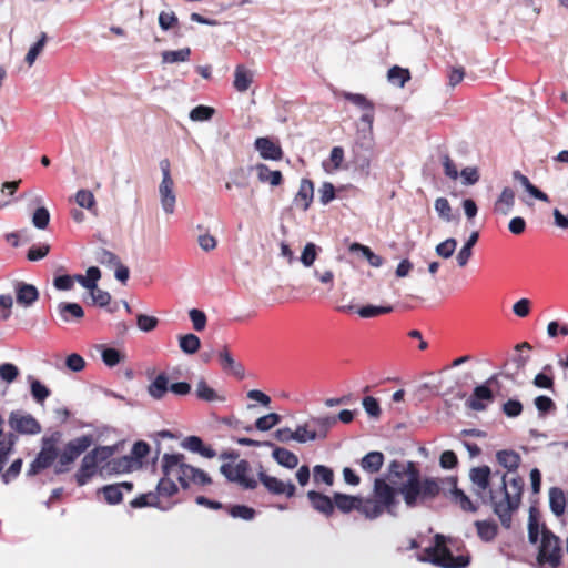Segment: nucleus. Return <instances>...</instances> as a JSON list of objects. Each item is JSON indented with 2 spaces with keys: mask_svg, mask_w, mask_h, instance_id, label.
Masks as SVG:
<instances>
[{
  "mask_svg": "<svg viewBox=\"0 0 568 568\" xmlns=\"http://www.w3.org/2000/svg\"><path fill=\"white\" fill-rule=\"evenodd\" d=\"M434 206L438 216L445 222H454L459 219V215L453 213L452 206L446 197L436 199Z\"/></svg>",
  "mask_w": 568,
  "mask_h": 568,
  "instance_id": "nucleus-43",
  "label": "nucleus"
},
{
  "mask_svg": "<svg viewBox=\"0 0 568 568\" xmlns=\"http://www.w3.org/2000/svg\"><path fill=\"white\" fill-rule=\"evenodd\" d=\"M513 179L515 181L519 182L523 185V187L536 200H539L542 202L549 201V196L545 192L540 191L537 186H535L529 181V179L526 175L521 174L519 171L513 172Z\"/></svg>",
  "mask_w": 568,
  "mask_h": 568,
  "instance_id": "nucleus-35",
  "label": "nucleus"
},
{
  "mask_svg": "<svg viewBox=\"0 0 568 568\" xmlns=\"http://www.w3.org/2000/svg\"><path fill=\"white\" fill-rule=\"evenodd\" d=\"M272 457L274 460L287 469H294L298 465V457L284 447H273Z\"/></svg>",
  "mask_w": 568,
  "mask_h": 568,
  "instance_id": "nucleus-30",
  "label": "nucleus"
},
{
  "mask_svg": "<svg viewBox=\"0 0 568 568\" xmlns=\"http://www.w3.org/2000/svg\"><path fill=\"white\" fill-rule=\"evenodd\" d=\"M491 470L488 466L473 467L469 470V479L474 486V494L480 498L484 505H490L494 508L496 495L493 489H487L490 486Z\"/></svg>",
  "mask_w": 568,
  "mask_h": 568,
  "instance_id": "nucleus-6",
  "label": "nucleus"
},
{
  "mask_svg": "<svg viewBox=\"0 0 568 568\" xmlns=\"http://www.w3.org/2000/svg\"><path fill=\"white\" fill-rule=\"evenodd\" d=\"M92 443L91 435H83L70 440L60 455V464H72Z\"/></svg>",
  "mask_w": 568,
  "mask_h": 568,
  "instance_id": "nucleus-14",
  "label": "nucleus"
},
{
  "mask_svg": "<svg viewBox=\"0 0 568 568\" xmlns=\"http://www.w3.org/2000/svg\"><path fill=\"white\" fill-rule=\"evenodd\" d=\"M387 78L390 83L403 88L410 79V74L407 69L394 65L388 70Z\"/></svg>",
  "mask_w": 568,
  "mask_h": 568,
  "instance_id": "nucleus-49",
  "label": "nucleus"
},
{
  "mask_svg": "<svg viewBox=\"0 0 568 568\" xmlns=\"http://www.w3.org/2000/svg\"><path fill=\"white\" fill-rule=\"evenodd\" d=\"M294 440L304 444L307 442H314L316 439L315 428L310 427V423L305 422L304 424L297 425L295 430H293Z\"/></svg>",
  "mask_w": 568,
  "mask_h": 568,
  "instance_id": "nucleus-45",
  "label": "nucleus"
},
{
  "mask_svg": "<svg viewBox=\"0 0 568 568\" xmlns=\"http://www.w3.org/2000/svg\"><path fill=\"white\" fill-rule=\"evenodd\" d=\"M515 205V193L510 187H504L499 197L495 203V210L503 214L508 215Z\"/></svg>",
  "mask_w": 568,
  "mask_h": 568,
  "instance_id": "nucleus-34",
  "label": "nucleus"
},
{
  "mask_svg": "<svg viewBox=\"0 0 568 568\" xmlns=\"http://www.w3.org/2000/svg\"><path fill=\"white\" fill-rule=\"evenodd\" d=\"M59 433L50 437L42 438V448L34 458V460L30 464V467L27 471L28 476H34L39 474L41 470L50 467L53 462L58 458L59 452L55 447V443L58 440Z\"/></svg>",
  "mask_w": 568,
  "mask_h": 568,
  "instance_id": "nucleus-7",
  "label": "nucleus"
},
{
  "mask_svg": "<svg viewBox=\"0 0 568 568\" xmlns=\"http://www.w3.org/2000/svg\"><path fill=\"white\" fill-rule=\"evenodd\" d=\"M374 499H376L385 510L395 516V508L398 505V500L396 498L397 494H399V488L396 489L390 486L386 478H375L374 480Z\"/></svg>",
  "mask_w": 568,
  "mask_h": 568,
  "instance_id": "nucleus-10",
  "label": "nucleus"
},
{
  "mask_svg": "<svg viewBox=\"0 0 568 568\" xmlns=\"http://www.w3.org/2000/svg\"><path fill=\"white\" fill-rule=\"evenodd\" d=\"M170 476H165L160 479L156 486V490L159 495L163 496H173L178 493L179 488L176 484L169 478Z\"/></svg>",
  "mask_w": 568,
  "mask_h": 568,
  "instance_id": "nucleus-62",
  "label": "nucleus"
},
{
  "mask_svg": "<svg viewBox=\"0 0 568 568\" xmlns=\"http://www.w3.org/2000/svg\"><path fill=\"white\" fill-rule=\"evenodd\" d=\"M496 459L498 464L509 473L516 471L521 463L520 455L511 449L498 450L496 453Z\"/></svg>",
  "mask_w": 568,
  "mask_h": 568,
  "instance_id": "nucleus-27",
  "label": "nucleus"
},
{
  "mask_svg": "<svg viewBox=\"0 0 568 568\" xmlns=\"http://www.w3.org/2000/svg\"><path fill=\"white\" fill-rule=\"evenodd\" d=\"M8 424L14 432L23 435H37L41 432L40 423L32 415L21 410L11 412Z\"/></svg>",
  "mask_w": 568,
  "mask_h": 568,
  "instance_id": "nucleus-13",
  "label": "nucleus"
},
{
  "mask_svg": "<svg viewBox=\"0 0 568 568\" xmlns=\"http://www.w3.org/2000/svg\"><path fill=\"white\" fill-rule=\"evenodd\" d=\"M30 379V392L32 398L38 403L42 404L51 394L50 389L43 385L40 381L32 378Z\"/></svg>",
  "mask_w": 568,
  "mask_h": 568,
  "instance_id": "nucleus-46",
  "label": "nucleus"
},
{
  "mask_svg": "<svg viewBox=\"0 0 568 568\" xmlns=\"http://www.w3.org/2000/svg\"><path fill=\"white\" fill-rule=\"evenodd\" d=\"M169 378L164 373L159 374L149 385L148 392L154 399H161L169 390Z\"/></svg>",
  "mask_w": 568,
  "mask_h": 568,
  "instance_id": "nucleus-37",
  "label": "nucleus"
},
{
  "mask_svg": "<svg viewBox=\"0 0 568 568\" xmlns=\"http://www.w3.org/2000/svg\"><path fill=\"white\" fill-rule=\"evenodd\" d=\"M314 196V184L308 179H302L298 192L294 197V203L300 206L303 211H306Z\"/></svg>",
  "mask_w": 568,
  "mask_h": 568,
  "instance_id": "nucleus-24",
  "label": "nucleus"
},
{
  "mask_svg": "<svg viewBox=\"0 0 568 568\" xmlns=\"http://www.w3.org/2000/svg\"><path fill=\"white\" fill-rule=\"evenodd\" d=\"M183 454H164L162 471L165 476H176L181 487L187 489L190 483L205 486L212 484V478L204 470L184 463Z\"/></svg>",
  "mask_w": 568,
  "mask_h": 568,
  "instance_id": "nucleus-3",
  "label": "nucleus"
},
{
  "mask_svg": "<svg viewBox=\"0 0 568 568\" xmlns=\"http://www.w3.org/2000/svg\"><path fill=\"white\" fill-rule=\"evenodd\" d=\"M529 359L528 355L517 354L504 363L503 371L497 375H503L505 378L516 382L518 374L525 368Z\"/></svg>",
  "mask_w": 568,
  "mask_h": 568,
  "instance_id": "nucleus-19",
  "label": "nucleus"
},
{
  "mask_svg": "<svg viewBox=\"0 0 568 568\" xmlns=\"http://www.w3.org/2000/svg\"><path fill=\"white\" fill-rule=\"evenodd\" d=\"M102 493L108 504L116 505L120 504L123 499L122 491L120 490V485H106L102 488Z\"/></svg>",
  "mask_w": 568,
  "mask_h": 568,
  "instance_id": "nucleus-57",
  "label": "nucleus"
},
{
  "mask_svg": "<svg viewBox=\"0 0 568 568\" xmlns=\"http://www.w3.org/2000/svg\"><path fill=\"white\" fill-rule=\"evenodd\" d=\"M159 324V320L154 316L138 314L136 326L140 331L149 333L153 331Z\"/></svg>",
  "mask_w": 568,
  "mask_h": 568,
  "instance_id": "nucleus-64",
  "label": "nucleus"
},
{
  "mask_svg": "<svg viewBox=\"0 0 568 568\" xmlns=\"http://www.w3.org/2000/svg\"><path fill=\"white\" fill-rule=\"evenodd\" d=\"M404 475L407 480L399 487V494L407 507L414 508L426 501L435 499L442 493V486L438 478L425 477L422 479L420 473L413 462H408Z\"/></svg>",
  "mask_w": 568,
  "mask_h": 568,
  "instance_id": "nucleus-1",
  "label": "nucleus"
},
{
  "mask_svg": "<svg viewBox=\"0 0 568 568\" xmlns=\"http://www.w3.org/2000/svg\"><path fill=\"white\" fill-rule=\"evenodd\" d=\"M307 498L312 505V507L325 515V516H331L334 511V504H333V499H331L327 495H324L323 493H318V491H315V490H310L307 493Z\"/></svg>",
  "mask_w": 568,
  "mask_h": 568,
  "instance_id": "nucleus-21",
  "label": "nucleus"
},
{
  "mask_svg": "<svg viewBox=\"0 0 568 568\" xmlns=\"http://www.w3.org/2000/svg\"><path fill=\"white\" fill-rule=\"evenodd\" d=\"M479 239V233L474 231L457 253L456 261L459 267H465L473 255V247Z\"/></svg>",
  "mask_w": 568,
  "mask_h": 568,
  "instance_id": "nucleus-33",
  "label": "nucleus"
},
{
  "mask_svg": "<svg viewBox=\"0 0 568 568\" xmlns=\"http://www.w3.org/2000/svg\"><path fill=\"white\" fill-rule=\"evenodd\" d=\"M535 407L537 408L540 416H544L556 409L555 402L545 395H539L534 399Z\"/></svg>",
  "mask_w": 568,
  "mask_h": 568,
  "instance_id": "nucleus-61",
  "label": "nucleus"
},
{
  "mask_svg": "<svg viewBox=\"0 0 568 568\" xmlns=\"http://www.w3.org/2000/svg\"><path fill=\"white\" fill-rule=\"evenodd\" d=\"M195 394L197 398L204 402H217L222 399V397H220L217 393L212 387H210L203 378L197 382Z\"/></svg>",
  "mask_w": 568,
  "mask_h": 568,
  "instance_id": "nucleus-47",
  "label": "nucleus"
},
{
  "mask_svg": "<svg viewBox=\"0 0 568 568\" xmlns=\"http://www.w3.org/2000/svg\"><path fill=\"white\" fill-rule=\"evenodd\" d=\"M260 481L263 486L273 495L285 494L288 498L293 497L296 491V487L293 483H284L276 477L270 476L263 470L257 474Z\"/></svg>",
  "mask_w": 568,
  "mask_h": 568,
  "instance_id": "nucleus-15",
  "label": "nucleus"
},
{
  "mask_svg": "<svg viewBox=\"0 0 568 568\" xmlns=\"http://www.w3.org/2000/svg\"><path fill=\"white\" fill-rule=\"evenodd\" d=\"M47 40V33L42 32L38 41L29 49L24 59L29 67H31L36 62L37 58L43 51Z\"/></svg>",
  "mask_w": 568,
  "mask_h": 568,
  "instance_id": "nucleus-53",
  "label": "nucleus"
},
{
  "mask_svg": "<svg viewBox=\"0 0 568 568\" xmlns=\"http://www.w3.org/2000/svg\"><path fill=\"white\" fill-rule=\"evenodd\" d=\"M439 481L443 494L453 503L457 504L464 511L476 513L478 510V506L475 505L470 498L457 487L456 477L442 478Z\"/></svg>",
  "mask_w": 568,
  "mask_h": 568,
  "instance_id": "nucleus-9",
  "label": "nucleus"
},
{
  "mask_svg": "<svg viewBox=\"0 0 568 568\" xmlns=\"http://www.w3.org/2000/svg\"><path fill=\"white\" fill-rule=\"evenodd\" d=\"M373 122L374 116L371 114H363L361 116L359 121L356 124L357 130L354 139V152H356V149L366 152L373 149Z\"/></svg>",
  "mask_w": 568,
  "mask_h": 568,
  "instance_id": "nucleus-12",
  "label": "nucleus"
},
{
  "mask_svg": "<svg viewBox=\"0 0 568 568\" xmlns=\"http://www.w3.org/2000/svg\"><path fill=\"white\" fill-rule=\"evenodd\" d=\"M475 526L479 538L484 541H491L498 531V526L494 521L477 520L475 521Z\"/></svg>",
  "mask_w": 568,
  "mask_h": 568,
  "instance_id": "nucleus-41",
  "label": "nucleus"
},
{
  "mask_svg": "<svg viewBox=\"0 0 568 568\" xmlns=\"http://www.w3.org/2000/svg\"><path fill=\"white\" fill-rule=\"evenodd\" d=\"M358 501V496H351L342 493H335L333 496L334 508L337 507L342 513H349L353 509L357 510Z\"/></svg>",
  "mask_w": 568,
  "mask_h": 568,
  "instance_id": "nucleus-36",
  "label": "nucleus"
},
{
  "mask_svg": "<svg viewBox=\"0 0 568 568\" xmlns=\"http://www.w3.org/2000/svg\"><path fill=\"white\" fill-rule=\"evenodd\" d=\"M537 560L539 565H548L551 568H557L561 564L560 539L545 525L541 526Z\"/></svg>",
  "mask_w": 568,
  "mask_h": 568,
  "instance_id": "nucleus-5",
  "label": "nucleus"
},
{
  "mask_svg": "<svg viewBox=\"0 0 568 568\" xmlns=\"http://www.w3.org/2000/svg\"><path fill=\"white\" fill-rule=\"evenodd\" d=\"M549 508L556 517H561L567 507V498L565 493L559 487H551L549 489Z\"/></svg>",
  "mask_w": 568,
  "mask_h": 568,
  "instance_id": "nucleus-26",
  "label": "nucleus"
},
{
  "mask_svg": "<svg viewBox=\"0 0 568 568\" xmlns=\"http://www.w3.org/2000/svg\"><path fill=\"white\" fill-rule=\"evenodd\" d=\"M161 55L163 63L185 62L190 59L191 49L183 48L176 51H163Z\"/></svg>",
  "mask_w": 568,
  "mask_h": 568,
  "instance_id": "nucleus-50",
  "label": "nucleus"
},
{
  "mask_svg": "<svg viewBox=\"0 0 568 568\" xmlns=\"http://www.w3.org/2000/svg\"><path fill=\"white\" fill-rule=\"evenodd\" d=\"M498 375L490 376L484 384L478 385L474 388L473 394L468 397L465 405L466 407L483 412L487 408V405L494 402V393L489 385L497 383Z\"/></svg>",
  "mask_w": 568,
  "mask_h": 568,
  "instance_id": "nucleus-11",
  "label": "nucleus"
},
{
  "mask_svg": "<svg viewBox=\"0 0 568 568\" xmlns=\"http://www.w3.org/2000/svg\"><path fill=\"white\" fill-rule=\"evenodd\" d=\"M383 464H384V455H383V453L377 452V450L367 453L359 460L361 468L368 474H375V473L379 471Z\"/></svg>",
  "mask_w": 568,
  "mask_h": 568,
  "instance_id": "nucleus-28",
  "label": "nucleus"
},
{
  "mask_svg": "<svg viewBox=\"0 0 568 568\" xmlns=\"http://www.w3.org/2000/svg\"><path fill=\"white\" fill-rule=\"evenodd\" d=\"M250 170H255L257 178L261 182H268L272 186H277L282 183L283 176L281 171H272L267 165L258 163L255 166H251Z\"/></svg>",
  "mask_w": 568,
  "mask_h": 568,
  "instance_id": "nucleus-32",
  "label": "nucleus"
},
{
  "mask_svg": "<svg viewBox=\"0 0 568 568\" xmlns=\"http://www.w3.org/2000/svg\"><path fill=\"white\" fill-rule=\"evenodd\" d=\"M436 546L428 548L426 551L428 558L425 559L442 568H465L469 564V558L465 556L455 557L445 546V537L440 534L435 536Z\"/></svg>",
  "mask_w": 568,
  "mask_h": 568,
  "instance_id": "nucleus-4",
  "label": "nucleus"
},
{
  "mask_svg": "<svg viewBox=\"0 0 568 568\" xmlns=\"http://www.w3.org/2000/svg\"><path fill=\"white\" fill-rule=\"evenodd\" d=\"M252 83V73L247 71L243 65H237L234 72V88L239 92H245L248 90Z\"/></svg>",
  "mask_w": 568,
  "mask_h": 568,
  "instance_id": "nucleus-40",
  "label": "nucleus"
},
{
  "mask_svg": "<svg viewBox=\"0 0 568 568\" xmlns=\"http://www.w3.org/2000/svg\"><path fill=\"white\" fill-rule=\"evenodd\" d=\"M150 446L144 440H138L134 443L131 454L128 455L129 458H131V463L134 467H141L142 466V459L149 454Z\"/></svg>",
  "mask_w": 568,
  "mask_h": 568,
  "instance_id": "nucleus-44",
  "label": "nucleus"
},
{
  "mask_svg": "<svg viewBox=\"0 0 568 568\" xmlns=\"http://www.w3.org/2000/svg\"><path fill=\"white\" fill-rule=\"evenodd\" d=\"M495 476L500 477V490L503 491V500L495 499L494 513L498 516L504 528L511 527L513 513L519 507L524 488V479L520 476L506 480L507 475L496 471Z\"/></svg>",
  "mask_w": 568,
  "mask_h": 568,
  "instance_id": "nucleus-2",
  "label": "nucleus"
},
{
  "mask_svg": "<svg viewBox=\"0 0 568 568\" xmlns=\"http://www.w3.org/2000/svg\"><path fill=\"white\" fill-rule=\"evenodd\" d=\"M134 468L131 463V458L128 456H122L119 458L111 459L100 469V474L104 475H113V474H122L131 471Z\"/></svg>",
  "mask_w": 568,
  "mask_h": 568,
  "instance_id": "nucleus-25",
  "label": "nucleus"
},
{
  "mask_svg": "<svg viewBox=\"0 0 568 568\" xmlns=\"http://www.w3.org/2000/svg\"><path fill=\"white\" fill-rule=\"evenodd\" d=\"M102 347L101 357L103 363L109 366L113 367L121 363L124 359V355L116 348L113 347Z\"/></svg>",
  "mask_w": 568,
  "mask_h": 568,
  "instance_id": "nucleus-51",
  "label": "nucleus"
},
{
  "mask_svg": "<svg viewBox=\"0 0 568 568\" xmlns=\"http://www.w3.org/2000/svg\"><path fill=\"white\" fill-rule=\"evenodd\" d=\"M282 417L276 413H270L262 417H258L255 422L254 427L261 432H267L274 426L281 423Z\"/></svg>",
  "mask_w": 568,
  "mask_h": 568,
  "instance_id": "nucleus-52",
  "label": "nucleus"
},
{
  "mask_svg": "<svg viewBox=\"0 0 568 568\" xmlns=\"http://www.w3.org/2000/svg\"><path fill=\"white\" fill-rule=\"evenodd\" d=\"M216 355L220 359V364L223 371L233 374L239 379H244V366L234 359L226 345L222 346L221 349L217 351Z\"/></svg>",
  "mask_w": 568,
  "mask_h": 568,
  "instance_id": "nucleus-16",
  "label": "nucleus"
},
{
  "mask_svg": "<svg viewBox=\"0 0 568 568\" xmlns=\"http://www.w3.org/2000/svg\"><path fill=\"white\" fill-rule=\"evenodd\" d=\"M349 251L357 253L359 252L364 258L367 260L371 266L373 267H379L383 265V258L375 254L368 246L363 245L361 243H353L349 246Z\"/></svg>",
  "mask_w": 568,
  "mask_h": 568,
  "instance_id": "nucleus-39",
  "label": "nucleus"
},
{
  "mask_svg": "<svg viewBox=\"0 0 568 568\" xmlns=\"http://www.w3.org/2000/svg\"><path fill=\"white\" fill-rule=\"evenodd\" d=\"M16 301L23 307H30L38 298V288L29 283L17 281L14 283Z\"/></svg>",
  "mask_w": 568,
  "mask_h": 568,
  "instance_id": "nucleus-18",
  "label": "nucleus"
},
{
  "mask_svg": "<svg viewBox=\"0 0 568 568\" xmlns=\"http://www.w3.org/2000/svg\"><path fill=\"white\" fill-rule=\"evenodd\" d=\"M50 222V213L47 207L40 206L32 214V224L39 230H44Z\"/></svg>",
  "mask_w": 568,
  "mask_h": 568,
  "instance_id": "nucleus-59",
  "label": "nucleus"
},
{
  "mask_svg": "<svg viewBox=\"0 0 568 568\" xmlns=\"http://www.w3.org/2000/svg\"><path fill=\"white\" fill-rule=\"evenodd\" d=\"M215 113V109L207 105H197L190 112V119L194 122L207 121Z\"/></svg>",
  "mask_w": 568,
  "mask_h": 568,
  "instance_id": "nucleus-56",
  "label": "nucleus"
},
{
  "mask_svg": "<svg viewBox=\"0 0 568 568\" xmlns=\"http://www.w3.org/2000/svg\"><path fill=\"white\" fill-rule=\"evenodd\" d=\"M179 346L183 353L193 355L200 349L201 341L195 334L189 333L179 337Z\"/></svg>",
  "mask_w": 568,
  "mask_h": 568,
  "instance_id": "nucleus-42",
  "label": "nucleus"
},
{
  "mask_svg": "<svg viewBox=\"0 0 568 568\" xmlns=\"http://www.w3.org/2000/svg\"><path fill=\"white\" fill-rule=\"evenodd\" d=\"M310 423L311 428H315L316 439H325L328 435V432L332 427H334V418L331 415H311L306 420Z\"/></svg>",
  "mask_w": 568,
  "mask_h": 568,
  "instance_id": "nucleus-23",
  "label": "nucleus"
},
{
  "mask_svg": "<svg viewBox=\"0 0 568 568\" xmlns=\"http://www.w3.org/2000/svg\"><path fill=\"white\" fill-rule=\"evenodd\" d=\"M252 170L240 168L230 173V179L234 186L245 189L248 185V175Z\"/></svg>",
  "mask_w": 568,
  "mask_h": 568,
  "instance_id": "nucleus-58",
  "label": "nucleus"
},
{
  "mask_svg": "<svg viewBox=\"0 0 568 568\" xmlns=\"http://www.w3.org/2000/svg\"><path fill=\"white\" fill-rule=\"evenodd\" d=\"M97 467H98L97 459L93 458V455L88 453L83 457V459L81 462V466H80L78 473L75 474V480H77L78 485L79 486L85 485L89 481V479H91L92 476L95 474Z\"/></svg>",
  "mask_w": 568,
  "mask_h": 568,
  "instance_id": "nucleus-22",
  "label": "nucleus"
},
{
  "mask_svg": "<svg viewBox=\"0 0 568 568\" xmlns=\"http://www.w3.org/2000/svg\"><path fill=\"white\" fill-rule=\"evenodd\" d=\"M456 247H457V240L454 237H448L445 241H443L436 245L435 253L439 257L447 260L453 256Z\"/></svg>",
  "mask_w": 568,
  "mask_h": 568,
  "instance_id": "nucleus-54",
  "label": "nucleus"
},
{
  "mask_svg": "<svg viewBox=\"0 0 568 568\" xmlns=\"http://www.w3.org/2000/svg\"><path fill=\"white\" fill-rule=\"evenodd\" d=\"M160 169L162 172V181L159 185V196L162 210L166 214H173L175 210L176 196L174 193V182L171 178L170 162L168 159H163L160 162Z\"/></svg>",
  "mask_w": 568,
  "mask_h": 568,
  "instance_id": "nucleus-8",
  "label": "nucleus"
},
{
  "mask_svg": "<svg viewBox=\"0 0 568 568\" xmlns=\"http://www.w3.org/2000/svg\"><path fill=\"white\" fill-rule=\"evenodd\" d=\"M357 510L363 514L365 518L372 520L378 518L384 513L385 508L376 499H363L359 497Z\"/></svg>",
  "mask_w": 568,
  "mask_h": 568,
  "instance_id": "nucleus-31",
  "label": "nucleus"
},
{
  "mask_svg": "<svg viewBox=\"0 0 568 568\" xmlns=\"http://www.w3.org/2000/svg\"><path fill=\"white\" fill-rule=\"evenodd\" d=\"M313 476L315 481H323L329 486L334 481L333 470L324 465H316L313 468Z\"/></svg>",
  "mask_w": 568,
  "mask_h": 568,
  "instance_id": "nucleus-60",
  "label": "nucleus"
},
{
  "mask_svg": "<svg viewBox=\"0 0 568 568\" xmlns=\"http://www.w3.org/2000/svg\"><path fill=\"white\" fill-rule=\"evenodd\" d=\"M57 312L63 322H69L70 316L74 320H81L84 316L82 306L73 302H61L57 306Z\"/></svg>",
  "mask_w": 568,
  "mask_h": 568,
  "instance_id": "nucleus-29",
  "label": "nucleus"
},
{
  "mask_svg": "<svg viewBox=\"0 0 568 568\" xmlns=\"http://www.w3.org/2000/svg\"><path fill=\"white\" fill-rule=\"evenodd\" d=\"M250 463L245 459L240 460L233 467V483L240 484L245 489H254L257 486V481L253 478L247 477L250 471Z\"/></svg>",
  "mask_w": 568,
  "mask_h": 568,
  "instance_id": "nucleus-20",
  "label": "nucleus"
},
{
  "mask_svg": "<svg viewBox=\"0 0 568 568\" xmlns=\"http://www.w3.org/2000/svg\"><path fill=\"white\" fill-rule=\"evenodd\" d=\"M94 260L102 264V265H108V266H115L116 264H119L120 260L119 257L112 253L111 251H108L103 247H99L95 252H94Z\"/></svg>",
  "mask_w": 568,
  "mask_h": 568,
  "instance_id": "nucleus-55",
  "label": "nucleus"
},
{
  "mask_svg": "<svg viewBox=\"0 0 568 568\" xmlns=\"http://www.w3.org/2000/svg\"><path fill=\"white\" fill-rule=\"evenodd\" d=\"M254 146L264 160L278 161L283 158V150L280 144L267 136L257 138L254 142Z\"/></svg>",
  "mask_w": 568,
  "mask_h": 568,
  "instance_id": "nucleus-17",
  "label": "nucleus"
},
{
  "mask_svg": "<svg viewBox=\"0 0 568 568\" xmlns=\"http://www.w3.org/2000/svg\"><path fill=\"white\" fill-rule=\"evenodd\" d=\"M74 201L80 207L92 212L94 215L97 214V201L91 191L85 189L79 190L74 195Z\"/></svg>",
  "mask_w": 568,
  "mask_h": 568,
  "instance_id": "nucleus-38",
  "label": "nucleus"
},
{
  "mask_svg": "<svg viewBox=\"0 0 568 568\" xmlns=\"http://www.w3.org/2000/svg\"><path fill=\"white\" fill-rule=\"evenodd\" d=\"M317 256V246L310 242L307 243L301 254L300 261L305 267H310L314 264Z\"/></svg>",
  "mask_w": 568,
  "mask_h": 568,
  "instance_id": "nucleus-63",
  "label": "nucleus"
},
{
  "mask_svg": "<svg viewBox=\"0 0 568 568\" xmlns=\"http://www.w3.org/2000/svg\"><path fill=\"white\" fill-rule=\"evenodd\" d=\"M344 97L347 101L361 108L364 111L363 114H371L374 116V105L371 101L366 99L365 95L359 93L347 92L344 94Z\"/></svg>",
  "mask_w": 568,
  "mask_h": 568,
  "instance_id": "nucleus-48",
  "label": "nucleus"
}]
</instances>
